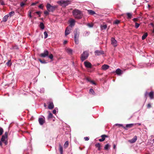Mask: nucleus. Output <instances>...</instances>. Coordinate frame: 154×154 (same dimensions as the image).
Masks as SVG:
<instances>
[{"mask_svg":"<svg viewBox=\"0 0 154 154\" xmlns=\"http://www.w3.org/2000/svg\"><path fill=\"white\" fill-rule=\"evenodd\" d=\"M29 16L30 18H31L32 16H31V12H30L29 14Z\"/></svg>","mask_w":154,"mask_h":154,"instance_id":"nucleus-57","label":"nucleus"},{"mask_svg":"<svg viewBox=\"0 0 154 154\" xmlns=\"http://www.w3.org/2000/svg\"><path fill=\"white\" fill-rule=\"evenodd\" d=\"M84 139L86 141H88L89 140V138L88 137H84Z\"/></svg>","mask_w":154,"mask_h":154,"instance_id":"nucleus-51","label":"nucleus"},{"mask_svg":"<svg viewBox=\"0 0 154 154\" xmlns=\"http://www.w3.org/2000/svg\"><path fill=\"white\" fill-rule=\"evenodd\" d=\"M134 125H141V123H134Z\"/></svg>","mask_w":154,"mask_h":154,"instance_id":"nucleus-53","label":"nucleus"},{"mask_svg":"<svg viewBox=\"0 0 154 154\" xmlns=\"http://www.w3.org/2000/svg\"><path fill=\"white\" fill-rule=\"evenodd\" d=\"M3 132V128L1 127H0V136L2 134Z\"/></svg>","mask_w":154,"mask_h":154,"instance_id":"nucleus-39","label":"nucleus"},{"mask_svg":"<svg viewBox=\"0 0 154 154\" xmlns=\"http://www.w3.org/2000/svg\"><path fill=\"white\" fill-rule=\"evenodd\" d=\"M57 112H58V109L57 108H56L53 110V113L54 114H56Z\"/></svg>","mask_w":154,"mask_h":154,"instance_id":"nucleus-40","label":"nucleus"},{"mask_svg":"<svg viewBox=\"0 0 154 154\" xmlns=\"http://www.w3.org/2000/svg\"><path fill=\"white\" fill-rule=\"evenodd\" d=\"M6 64L8 66H10L12 64V63L11 62V60H8V62L6 63Z\"/></svg>","mask_w":154,"mask_h":154,"instance_id":"nucleus-33","label":"nucleus"},{"mask_svg":"<svg viewBox=\"0 0 154 154\" xmlns=\"http://www.w3.org/2000/svg\"><path fill=\"white\" fill-rule=\"evenodd\" d=\"M8 134V132H5V136H6L7 137Z\"/></svg>","mask_w":154,"mask_h":154,"instance_id":"nucleus-60","label":"nucleus"},{"mask_svg":"<svg viewBox=\"0 0 154 154\" xmlns=\"http://www.w3.org/2000/svg\"><path fill=\"white\" fill-rule=\"evenodd\" d=\"M39 61L42 63H46L45 61H43L40 59H38Z\"/></svg>","mask_w":154,"mask_h":154,"instance_id":"nucleus-44","label":"nucleus"},{"mask_svg":"<svg viewBox=\"0 0 154 154\" xmlns=\"http://www.w3.org/2000/svg\"><path fill=\"white\" fill-rule=\"evenodd\" d=\"M95 53L96 55H99L101 54H104V52L102 51H99L97 50L95 51Z\"/></svg>","mask_w":154,"mask_h":154,"instance_id":"nucleus-11","label":"nucleus"},{"mask_svg":"<svg viewBox=\"0 0 154 154\" xmlns=\"http://www.w3.org/2000/svg\"><path fill=\"white\" fill-rule=\"evenodd\" d=\"M87 80V81H88L89 82H90L91 83H92L93 84V85H96V84L93 81H90L89 79L88 78H87L86 79Z\"/></svg>","mask_w":154,"mask_h":154,"instance_id":"nucleus-35","label":"nucleus"},{"mask_svg":"<svg viewBox=\"0 0 154 154\" xmlns=\"http://www.w3.org/2000/svg\"><path fill=\"white\" fill-rule=\"evenodd\" d=\"M57 8V6H51L50 4L47 3L46 5V8L48 11L49 12H53Z\"/></svg>","mask_w":154,"mask_h":154,"instance_id":"nucleus-3","label":"nucleus"},{"mask_svg":"<svg viewBox=\"0 0 154 154\" xmlns=\"http://www.w3.org/2000/svg\"><path fill=\"white\" fill-rule=\"evenodd\" d=\"M101 137L102 138L99 140L100 142L103 141L105 140V137H107V136L106 135H103L101 136Z\"/></svg>","mask_w":154,"mask_h":154,"instance_id":"nucleus-17","label":"nucleus"},{"mask_svg":"<svg viewBox=\"0 0 154 154\" xmlns=\"http://www.w3.org/2000/svg\"><path fill=\"white\" fill-rule=\"evenodd\" d=\"M67 41H66V40H65L64 41V42H63V44H66L67 43Z\"/></svg>","mask_w":154,"mask_h":154,"instance_id":"nucleus-59","label":"nucleus"},{"mask_svg":"<svg viewBox=\"0 0 154 154\" xmlns=\"http://www.w3.org/2000/svg\"><path fill=\"white\" fill-rule=\"evenodd\" d=\"M151 107V105L150 103H148L147 105V107L149 108Z\"/></svg>","mask_w":154,"mask_h":154,"instance_id":"nucleus-50","label":"nucleus"},{"mask_svg":"<svg viewBox=\"0 0 154 154\" xmlns=\"http://www.w3.org/2000/svg\"><path fill=\"white\" fill-rule=\"evenodd\" d=\"M137 140V137L136 136H134L132 139L129 140L128 141L131 143H135Z\"/></svg>","mask_w":154,"mask_h":154,"instance_id":"nucleus-13","label":"nucleus"},{"mask_svg":"<svg viewBox=\"0 0 154 154\" xmlns=\"http://www.w3.org/2000/svg\"><path fill=\"white\" fill-rule=\"evenodd\" d=\"M48 104V108L49 109H51L54 108V105L52 102H49Z\"/></svg>","mask_w":154,"mask_h":154,"instance_id":"nucleus-12","label":"nucleus"},{"mask_svg":"<svg viewBox=\"0 0 154 154\" xmlns=\"http://www.w3.org/2000/svg\"><path fill=\"white\" fill-rule=\"evenodd\" d=\"M110 146L109 144L108 143L106 144L104 146V149L105 150H107L108 148L110 147Z\"/></svg>","mask_w":154,"mask_h":154,"instance_id":"nucleus-29","label":"nucleus"},{"mask_svg":"<svg viewBox=\"0 0 154 154\" xmlns=\"http://www.w3.org/2000/svg\"><path fill=\"white\" fill-rule=\"evenodd\" d=\"M39 26L43 30L44 29V23L42 22L40 23Z\"/></svg>","mask_w":154,"mask_h":154,"instance_id":"nucleus-24","label":"nucleus"},{"mask_svg":"<svg viewBox=\"0 0 154 154\" xmlns=\"http://www.w3.org/2000/svg\"><path fill=\"white\" fill-rule=\"evenodd\" d=\"M152 32L153 33H154V29H153L152 31Z\"/></svg>","mask_w":154,"mask_h":154,"instance_id":"nucleus-64","label":"nucleus"},{"mask_svg":"<svg viewBox=\"0 0 154 154\" xmlns=\"http://www.w3.org/2000/svg\"><path fill=\"white\" fill-rule=\"evenodd\" d=\"M44 14L46 16L49 14V11H44Z\"/></svg>","mask_w":154,"mask_h":154,"instance_id":"nucleus-46","label":"nucleus"},{"mask_svg":"<svg viewBox=\"0 0 154 154\" xmlns=\"http://www.w3.org/2000/svg\"><path fill=\"white\" fill-rule=\"evenodd\" d=\"M86 34H88H88H89V33H90V32H86Z\"/></svg>","mask_w":154,"mask_h":154,"instance_id":"nucleus-63","label":"nucleus"},{"mask_svg":"<svg viewBox=\"0 0 154 154\" xmlns=\"http://www.w3.org/2000/svg\"><path fill=\"white\" fill-rule=\"evenodd\" d=\"M87 11L88 14L90 15H94L95 14H96L95 12L92 10H87Z\"/></svg>","mask_w":154,"mask_h":154,"instance_id":"nucleus-16","label":"nucleus"},{"mask_svg":"<svg viewBox=\"0 0 154 154\" xmlns=\"http://www.w3.org/2000/svg\"><path fill=\"white\" fill-rule=\"evenodd\" d=\"M70 1H58L57 3L62 7H65L70 3Z\"/></svg>","mask_w":154,"mask_h":154,"instance_id":"nucleus-2","label":"nucleus"},{"mask_svg":"<svg viewBox=\"0 0 154 154\" xmlns=\"http://www.w3.org/2000/svg\"><path fill=\"white\" fill-rule=\"evenodd\" d=\"M87 26L90 28H92L93 26L94 25L93 23H88Z\"/></svg>","mask_w":154,"mask_h":154,"instance_id":"nucleus-34","label":"nucleus"},{"mask_svg":"<svg viewBox=\"0 0 154 154\" xmlns=\"http://www.w3.org/2000/svg\"><path fill=\"white\" fill-rule=\"evenodd\" d=\"M14 13V12L13 11H11V12H10L9 13V15L10 16H11V14H13Z\"/></svg>","mask_w":154,"mask_h":154,"instance_id":"nucleus-52","label":"nucleus"},{"mask_svg":"<svg viewBox=\"0 0 154 154\" xmlns=\"http://www.w3.org/2000/svg\"><path fill=\"white\" fill-rule=\"evenodd\" d=\"M137 18H134L133 19V20L134 22H136L137 20Z\"/></svg>","mask_w":154,"mask_h":154,"instance_id":"nucleus-54","label":"nucleus"},{"mask_svg":"<svg viewBox=\"0 0 154 154\" xmlns=\"http://www.w3.org/2000/svg\"><path fill=\"white\" fill-rule=\"evenodd\" d=\"M116 148V146L115 144L113 145V149H115Z\"/></svg>","mask_w":154,"mask_h":154,"instance_id":"nucleus-61","label":"nucleus"},{"mask_svg":"<svg viewBox=\"0 0 154 154\" xmlns=\"http://www.w3.org/2000/svg\"><path fill=\"white\" fill-rule=\"evenodd\" d=\"M134 125V124L133 123L127 124L126 125V128H131L132 127L133 125Z\"/></svg>","mask_w":154,"mask_h":154,"instance_id":"nucleus-25","label":"nucleus"},{"mask_svg":"<svg viewBox=\"0 0 154 154\" xmlns=\"http://www.w3.org/2000/svg\"><path fill=\"white\" fill-rule=\"evenodd\" d=\"M154 92L152 91L148 94L149 95L151 99H152L153 98L154 96Z\"/></svg>","mask_w":154,"mask_h":154,"instance_id":"nucleus-19","label":"nucleus"},{"mask_svg":"<svg viewBox=\"0 0 154 154\" xmlns=\"http://www.w3.org/2000/svg\"><path fill=\"white\" fill-rule=\"evenodd\" d=\"M148 35V34L147 32L145 33L142 36V40L145 39Z\"/></svg>","mask_w":154,"mask_h":154,"instance_id":"nucleus-26","label":"nucleus"},{"mask_svg":"<svg viewBox=\"0 0 154 154\" xmlns=\"http://www.w3.org/2000/svg\"><path fill=\"white\" fill-rule=\"evenodd\" d=\"M38 2H37L36 3H33L32 4H31V5L32 6H33V5H35Z\"/></svg>","mask_w":154,"mask_h":154,"instance_id":"nucleus-55","label":"nucleus"},{"mask_svg":"<svg viewBox=\"0 0 154 154\" xmlns=\"http://www.w3.org/2000/svg\"><path fill=\"white\" fill-rule=\"evenodd\" d=\"M48 51L47 50H45L44 51L43 53H42L40 54V56L41 57H46L48 56Z\"/></svg>","mask_w":154,"mask_h":154,"instance_id":"nucleus-7","label":"nucleus"},{"mask_svg":"<svg viewBox=\"0 0 154 154\" xmlns=\"http://www.w3.org/2000/svg\"><path fill=\"white\" fill-rule=\"evenodd\" d=\"M8 17V15L5 16L3 18V21L4 22H6L7 20Z\"/></svg>","mask_w":154,"mask_h":154,"instance_id":"nucleus-21","label":"nucleus"},{"mask_svg":"<svg viewBox=\"0 0 154 154\" xmlns=\"http://www.w3.org/2000/svg\"><path fill=\"white\" fill-rule=\"evenodd\" d=\"M44 38H47V37H48V34H47V32H46V31H45L44 32Z\"/></svg>","mask_w":154,"mask_h":154,"instance_id":"nucleus-41","label":"nucleus"},{"mask_svg":"<svg viewBox=\"0 0 154 154\" xmlns=\"http://www.w3.org/2000/svg\"><path fill=\"white\" fill-rule=\"evenodd\" d=\"M119 125V127H123V128L125 129H126V127H124L123 126V125L122 124H116L115 125Z\"/></svg>","mask_w":154,"mask_h":154,"instance_id":"nucleus-36","label":"nucleus"},{"mask_svg":"<svg viewBox=\"0 0 154 154\" xmlns=\"http://www.w3.org/2000/svg\"><path fill=\"white\" fill-rule=\"evenodd\" d=\"M44 88H42L41 90V91H40V92H41V93H43L44 92Z\"/></svg>","mask_w":154,"mask_h":154,"instance_id":"nucleus-56","label":"nucleus"},{"mask_svg":"<svg viewBox=\"0 0 154 154\" xmlns=\"http://www.w3.org/2000/svg\"><path fill=\"white\" fill-rule=\"evenodd\" d=\"M140 26V24L136 22L135 23V27L136 29L138 28Z\"/></svg>","mask_w":154,"mask_h":154,"instance_id":"nucleus-37","label":"nucleus"},{"mask_svg":"<svg viewBox=\"0 0 154 154\" xmlns=\"http://www.w3.org/2000/svg\"><path fill=\"white\" fill-rule=\"evenodd\" d=\"M148 94V93L147 91H146L145 94V97H146L147 94Z\"/></svg>","mask_w":154,"mask_h":154,"instance_id":"nucleus-58","label":"nucleus"},{"mask_svg":"<svg viewBox=\"0 0 154 154\" xmlns=\"http://www.w3.org/2000/svg\"><path fill=\"white\" fill-rule=\"evenodd\" d=\"M59 150L60 152V154H63V148L62 146H61L60 144L59 145Z\"/></svg>","mask_w":154,"mask_h":154,"instance_id":"nucleus-22","label":"nucleus"},{"mask_svg":"<svg viewBox=\"0 0 154 154\" xmlns=\"http://www.w3.org/2000/svg\"><path fill=\"white\" fill-rule=\"evenodd\" d=\"M48 57L50 58L51 59H53V55L52 54H50L48 56Z\"/></svg>","mask_w":154,"mask_h":154,"instance_id":"nucleus-45","label":"nucleus"},{"mask_svg":"<svg viewBox=\"0 0 154 154\" xmlns=\"http://www.w3.org/2000/svg\"><path fill=\"white\" fill-rule=\"evenodd\" d=\"M109 67V66L107 65L104 64L102 66L101 68L103 70H106L108 69Z\"/></svg>","mask_w":154,"mask_h":154,"instance_id":"nucleus-14","label":"nucleus"},{"mask_svg":"<svg viewBox=\"0 0 154 154\" xmlns=\"http://www.w3.org/2000/svg\"><path fill=\"white\" fill-rule=\"evenodd\" d=\"M35 13L37 14L39 16V17L41 16V12L40 11H36Z\"/></svg>","mask_w":154,"mask_h":154,"instance_id":"nucleus-42","label":"nucleus"},{"mask_svg":"<svg viewBox=\"0 0 154 154\" xmlns=\"http://www.w3.org/2000/svg\"><path fill=\"white\" fill-rule=\"evenodd\" d=\"M2 145V143L1 141H0V145L1 146Z\"/></svg>","mask_w":154,"mask_h":154,"instance_id":"nucleus-62","label":"nucleus"},{"mask_svg":"<svg viewBox=\"0 0 154 154\" xmlns=\"http://www.w3.org/2000/svg\"><path fill=\"white\" fill-rule=\"evenodd\" d=\"M107 27V26L106 24H105L103 25H101L100 26V29L101 30L106 29Z\"/></svg>","mask_w":154,"mask_h":154,"instance_id":"nucleus-20","label":"nucleus"},{"mask_svg":"<svg viewBox=\"0 0 154 154\" xmlns=\"http://www.w3.org/2000/svg\"><path fill=\"white\" fill-rule=\"evenodd\" d=\"M25 4H25V3H24L23 2H22L21 3H20V5L21 7H23L24 6V5Z\"/></svg>","mask_w":154,"mask_h":154,"instance_id":"nucleus-43","label":"nucleus"},{"mask_svg":"<svg viewBox=\"0 0 154 154\" xmlns=\"http://www.w3.org/2000/svg\"><path fill=\"white\" fill-rule=\"evenodd\" d=\"M95 146L96 147H98V149L99 150H100V143H96L95 144Z\"/></svg>","mask_w":154,"mask_h":154,"instance_id":"nucleus-32","label":"nucleus"},{"mask_svg":"<svg viewBox=\"0 0 154 154\" xmlns=\"http://www.w3.org/2000/svg\"><path fill=\"white\" fill-rule=\"evenodd\" d=\"M128 16V18L130 19L131 18L132 16V14L130 13H128L126 14Z\"/></svg>","mask_w":154,"mask_h":154,"instance_id":"nucleus-28","label":"nucleus"},{"mask_svg":"<svg viewBox=\"0 0 154 154\" xmlns=\"http://www.w3.org/2000/svg\"><path fill=\"white\" fill-rule=\"evenodd\" d=\"M89 56V54L88 52L85 51L81 54V60L82 61H84Z\"/></svg>","mask_w":154,"mask_h":154,"instance_id":"nucleus-4","label":"nucleus"},{"mask_svg":"<svg viewBox=\"0 0 154 154\" xmlns=\"http://www.w3.org/2000/svg\"><path fill=\"white\" fill-rule=\"evenodd\" d=\"M84 64L85 67L87 68H91L92 67L91 63L89 62L85 61Z\"/></svg>","mask_w":154,"mask_h":154,"instance_id":"nucleus-9","label":"nucleus"},{"mask_svg":"<svg viewBox=\"0 0 154 154\" xmlns=\"http://www.w3.org/2000/svg\"><path fill=\"white\" fill-rule=\"evenodd\" d=\"M74 33V40L75 43L76 44H78L79 43V32H78L77 29H75Z\"/></svg>","mask_w":154,"mask_h":154,"instance_id":"nucleus-5","label":"nucleus"},{"mask_svg":"<svg viewBox=\"0 0 154 154\" xmlns=\"http://www.w3.org/2000/svg\"><path fill=\"white\" fill-rule=\"evenodd\" d=\"M69 26L71 27L73 26L75 24V20L73 19H70V20L69 21Z\"/></svg>","mask_w":154,"mask_h":154,"instance_id":"nucleus-8","label":"nucleus"},{"mask_svg":"<svg viewBox=\"0 0 154 154\" xmlns=\"http://www.w3.org/2000/svg\"><path fill=\"white\" fill-rule=\"evenodd\" d=\"M7 137V136H5V135H3L2 136V137L1 138V141H5V140L6 138Z\"/></svg>","mask_w":154,"mask_h":154,"instance_id":"nucleus-30","label":"nucleus"},{"mask_svg":"<svg viewBox=\"0 0 154 154\" xmlns=\"http://www.w3.org/2000/svg\"><path fill=\"white\" fill-rule=\"evenodd\" d=\"M120 23V21L119 20H116L114 22V23L115 24H118Z\"/></svg>","mask_w":154,"mask_h":154,"instance_id":"nucleus-47","label":"nucleus"},{"mask_svg":"<svg viewBox=\"0 0 154 154\" xmlns=\"http://www.w3.org/2000/svg\"><path fill=\"white\" fill-rule=\"evenodd\" d=\"M89 93L92 94H94V91L91 88L89 90Z\"/></svg>","mask_w":154,"mask_h":154,"instance_id":"nucleus-38","label":"nucleus"},{"mask_svg":"<svg viewBox=\"0 0 154 154\" xmlns=\"http://www.w3.org/2000/svg\"><path fill=\"white\" fill-rule=\"evenodd\" d=\"M116 72L118 75H120L122 73V71L119 69H117L116 70Z\"/></svg>","mask_w":154,"mask_h":154,"instance_id":"nucleus-18","label":"nucleus"},{"mask_svg":"<svg viewBox=\"0 0 154 154\" xmlns=\"http://www.w3.org/2000/svg\"><path fill=\"white\" fill-rule=\"evenodd\" d=\"M0 3H1V5H5L4 2H3V1H0Z\"/></svg>","mask_w":154,"mask_h":154,"instance_id":"nucleus-49","label":"nucleus"},{"mask_svg":"<svg viewBox=\"0 0 154 154\" xmlns=\"http://www.w3.org/2000/svg\"><path fill=\"white\" fill-rule=\"evenodd\" d=\"M38 7L41 9H43V6L42 4H40L39 5Z\"/></svg>","mask_w":154,"mask_h":154,"instance_id":"nucleus-48","label":"nucleus"},{"mask_svg":"<svg viewBox=\"0 0 154 154\" xmlns=\"http://www.w3.org/2000/svg\"><path fill=\"white\" fill-rule=\"evenodd\" d=\"M66 51L69 54H72V49L69 48H67L66 49Z\"/></svg>","mask_w":154,"mask_h":154,"instance_id":"nucleus-23","label":"nucleus"},{"mask_svg":"<svg viewBox=\"0 0 154 154\" xmlns=\"http://www.w3.org/2000/svg\"><path fill=\"white\" fill-rule=\"evenodd\" d=\"M74 17L76 19H81L83 16L82 11L77 9H75L73 10L72 12Z\"/></svg>","mask_w":154,"mask_h":154,"instance_id":"nucleus-1","label":"nucleus"},{"mask_svg":"<svg viewBox=\"0 0 154 154\" xmlns=\"http://www.w3.org/2000/svg\"><path fill=\"white\" fill-rule=\"evenodd\" d=\"M49 114L48 116V119L52 118L53 116L52 114L50 111H49Z\"/></svg>","mask_w":154,"mask_h":154,"instance_id":"nucleus-27","label":"nucleus"},{"mask_svg":"<svg viewBox=\"0 0 154 154\" xmlns=\"http://www.w3.org/2000/svg\"><path fill=\"white\" fill-rule=\"evenodd\" d=\"M111 43L114 47H116L117 45V41L114 38L112 37L111 39Z\"/></svg>","mask_w":154,"mask_h":154,"instance_id":"nucleus-6","label":"nucleus"},{"mask_svg":"<svg viewBox=\"0 0 154 154\" xmlns=\"http://www.w3.org/2000/svg\"><path fill=\"white\" fill-rule=\"evenodd\" d=\"M68 145L69 142L68 141H66L65 142L64 144V147L65 148H66L68 147Z\"/></svg>","mask_w":154,"mask_h":154,"instance_id":"nucleus-31","label":"nucleus"},{"mask_svg":"<svg viewBox=\"0 0 154 154\" xmlns=\"http://www.w3.org/2000/svg\"><path fill=\"white\" fill-rule=\"evenodd\" d=\"M38 121L40 125H42L45 123V118L44 117L43 118H39Z\"/></svg>","mask_w":154,"mask_h":154,"instance_id":"nucleus-10","label":"nucleus"},{"mask_svg":"<svg viewBox=\"0 0 154 154\" xmlns=\"http://www.w3.org/2000/svg\"><path fill=\"white\" fill-rule=\"evenodd\" d=\"M70 29L68 27H67L66 29L65 34L66 36L67 35L70 33Z\"/></svg>","mask_w":154,"mask_h":154,"instance_id":"nucleus-15","label":"nucleus"}]
</instances>
